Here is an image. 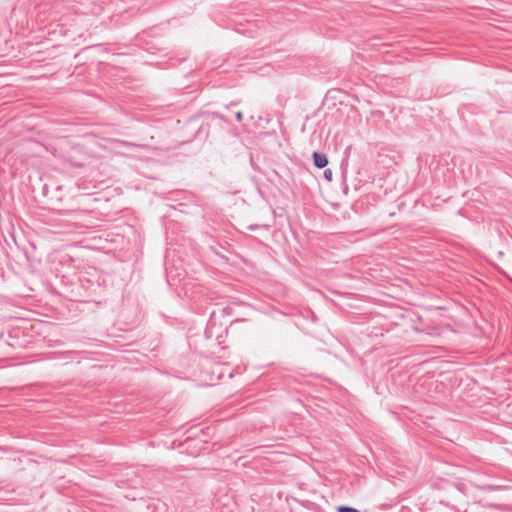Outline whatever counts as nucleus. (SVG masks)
Segmentation results:
<instances>
[{
  "instance_id": "1",
  "label": "nucleus",
  "mask_w": 512,
  "mask_h": 512,
  "mask_svg": "<svg viewBox=\"0 0 512 512\" xmlns=\"http://www.w3.org/2000/svg\"><path fill=\"white\" fill-rule=\"evenodd\" d=\"M312 157H313L314 165L317 168L321 169V168H324V167L327 166L328 158H327V156L324 153L314 152Z\"/></svg>"
},
{
  "instance_id": "2",
  "label": "nucleus",
  "mask_w": 512,
  "mask_h": 512,
  "mask_svg": "<svg viewBox=\"0 0 512 512\" xmlns=\"http://www.w3.org/2000/svg\"><path fill=\"white\" fill-rule=\"evenodd\" d=\"M337 512H359V510L349 506H339Z\"/></svg>"
},
{
  "instance_id": "3",
  "label": "nucleus",
  "mask_w": 512,
  "mask_h": 512,
  "mask_svg": "<svg viewBox=\"0 0 512 512\" xmlns=\"http://www.w3.org/2000/svg\"><path fill=\"white\" fill-rule=\"evenodd\" d=\"M324 177H325V179H327L328 181H332L333 173H332L331 169H326V170L324 171Z\"/></svg>"
},
{
  "instance_id": "4",
  "label": "nucleus",
  "mask_w": 512,
  "mask_h": 512,
  "mask_svg": "<svg viewBox=\"0 0 512 512\" xmlns=\"http://www.w3.org/2000/svg\"><path fill=\"white\" fill-rule=\"evenodd\" d=\"M236 119L237 121H242L243 120V113L242 112H237L236 113Z\"/></svg>"
}]
</instances>
